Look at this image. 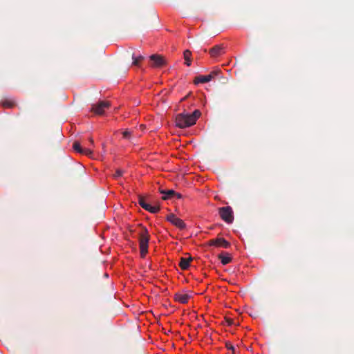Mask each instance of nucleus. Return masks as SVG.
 <instances>
[{"mask_svg":"<svg viewBox=\"0 0 354 354\" xmlns=\"http://www.w3.org/2000/svg\"><path fill=\"white\" fill-rule=\"evenodd\" d=\"M220 71H212L209 75H199L194 78V83L195 84H203L206 82H209L211 81L215 76H216L218 73H220Z\"/></svg>","mask_w":354,"mask_h":354,"instance_id":"nucleus-8","label":"nucleus"},{"mask_svg":"<svg viewBox=\"0 0 354 354\" xmlns=\"http://www.w3.org/2000/svg\"><path fill=\"white\" fill-rule=\"evenodd\" d=\"M122 175V171L121 170H117L114 174V177H120Z\"/></svg>","mask_w":354,"mask_h":354,"instance_id":"nucleus-19","label":"nucleus"},{"mask_svg":"<svg viewBox=\"0 0 354 354\" xmlns=\"http://www.w3.org/2000/svg\"><path fill=\"white\" fill-rule=\"evenodd\" d=\"M225 347L229 349V350H234V346H232V344L230 342H227L225 344Z\"/></svg>","mask_w":354,"mask_h":354,"instance_id":"nucleus-20","label":"nucleus"},{"mask_svg":"<svg viewBox=\"0 0 354 354\" xmlns=\"http://www.w3.org/2000/svg\"><path fill=\"white\" fill-rule=\"evenodd\" d=\"M122 134H123V137L125 138H129V136H130V132H129L128 131H123Z\"/></svg>","mask_w":354,"mask_h":354,"instance_id":"nucleus-21","label":"nucleus"},{"mask_svg":"<svg viewBox=\"0 0 354 354\" xmlns=\"http://www.w3.org/2000/svg\"><path fill=\"white\" fill-rule=\"evenodd\" d=\"M192 52L189 50H185L183 53L185 64L188 66H189L192 64Z\"/></svg>","mask_w":354,"mask_h":354,"instance_id":"nucleus-16","label":"nucleus"},{"mask_svg":"<svg viewBox=\"0 0 354 354\" xmlns=\"http://www.w3.org/2000/svg\"><path fill=\"white\" fill-rule=\"evenodd\" d=\"M162 193L165 194V196L162 197L163 200H167L174 196V194H176V192L172 189L167 190V192H162Z\"/></svg>","mask_w":354,"mask_h":354,"instance_id":"nucleus-17","label":"nucleus"},{"mask_svg":"<svg viewBox=\"0 0 354 354\" xmlns=\"http://www.w3.org/2000/svg\"><path fill=\"white\" fill-rule=\"evenodd\" d=\"M167 221L180 230H183L186 227L185 222L174 214L167 216Z\"/></svg>","mask_w":354,"mask_h":354,"instance_id":"nucleus-9","label":"nucleus"},{"mask_svg":"<svg viewBox=\"0 0 354 354\" xmlns=\"http://www.w3.org/2000/svg\"><path fill=\"white\" fill-rule=\"evenodd\" d=\"M190 94H191V93H189L187 95H186L185 97L182 98L180 102H183V101L185 100L189 96Z\"/></svg>","mask_w":354,"mask_h":354,"instance_id":"nucleus-23","label":"nucleus"},{"mask_svg":"<svg viewBox=\"0 0 354 354\" xmlns=\"http://www.w3.org/2000/svg\"><path fill=\"white\" fill-rule=\"evenodd\" d=\"M150 66L153 68H162L167 64V59L160 55L155 54L149 57Z\"/></svg>","mask_w":354,"mask_h":354,"instance_id":"nucleus-7","label":"nucleus"},{"mask_svg":"<svg viewBox=\"0 0 354 354\" xmlns=\"http://www.w3.org/2000/svg\"><path fill=\"white\" fill-rule=\"evenodd\" d=\"M88 142L90 143L89 146L83 147L78 141H75L73 142V148L77 153H80L85 156H91L93 152V139L91 137H90L88 138Z\"/></svg>","mask_w":354,"mask_h":354,"instance_id":"nucleus-3","label":"nucleus"},{"mask_svg":"<svg viewBox=\"0 0 354 354\" xmlns=\"http://www.w3.org/2000/svg\"><path fill=\"white\" fill-rule=\"evenodd\" d=\"M149 240L150 234L148 230L145 227H141L138 232V242L140 254L142 258H145L148 253Z\"/></svg>","mask_w":354,"mask_h":354,"instance_id":"nucleus-2","label":"nucleus"},{"mask_svg":"<svg viewBox=\"0 0 354 354\" xmlns=\"http://www.w3.org/2000/svg\"><path fill=\"white\" fill-rule=\"evenodd\" d=\"M110 107L111 103L109 101H100L92 105L91 111L95 115H102L104 113L105 111L109 109Z\"/></svg>","mask_w":354,"mask_h":354,"instance_id":"nucleus-5","label":"nucleus"},{"mask_svg":"<svg viewBox=\"0 0 354 354\" xmlns=\"http://www.w3.org/2000/svg\"><path fill=\"white\" fill-rule=\"evenodd\" d=\"M225 53V46L223 44L216 45L209 50V53L212 57H216Z\"/></svg>","mask_w":354,"mask_h":354,"instance_id":"nucleus-11","label":"nucleus"},{"mask_svg":"<svg viewBox=\"0 0 354 354\" xmlns=\"http://www.w3.org/2000/svg\"><path fill=\"white\" fill-rule=\"evenodd\" d=\"M139 204L142 208L151 213H156L160 210V207L158 206H152L150 204H148L144 198H140Z\"/></svg>","mask_w":354,"mask_h":354,"instance_id":"nucleus-13","label":"nucleus"},{"mask_svg":"<svg viewBox=\"0 0 354 354\" xmlns=\"http://www.w3.org/2000/svg\"><path fill=\"white\" fill-rule=\"evenodd\" d=\"M190 298V295L183 292H177L174 296V299L175 301L183 304L188 303Z\"/></svg>","mask_w":354,"mask_h":354,"instance_id":"nucleus-10","label":"nucleus"},{"mask_svg":"<svg viewBox=\"0 0 354 354\" xmlns=\"http://www.w3.org/2000/svg\"><path fill=\"white\" fill-rule=\"evenodd\" d=\"M218 259L221 260L223 265H226L231 262L232 258L230 256H224L222 254L218 255Z\"/></svg>","mask_w":354,"mask_h":354,"instance_id":"nucleus-18","label":"nucleus"},{"mask_svg":"<svg viewBox=\"0 0 354 354\" xmlns=\"http://www.w3.org/2000/svg\"><path fill=\"white\" fill-rule=\"evenodd\" d=\"M201 115V113L198 109H196L192 114L180 113L176 117V125L180 128L192 126L196 124Z\"/></svg>","mask_w":354,"mask_h":354,"instance_id":"nucleus-1","label":"nucleus"},{"mask_svg":"<svg viewBox=\"0 0 354 354\" xmlns=\"http://www.w3.org/2000/svg\"><path fill=\"white\" fill-rule=\"evenodd\" d=\"M174 196L179 199L182 198L181 194L177 193V192H176V194H174Z\"/></svg>","mask_w":354,"mask_h":354,"instance_id":"nucleus-22","label":"nucleus"},{"mask_svg":"<svg viewBox=\"0 0 354 354\" xmlns=\"http://www.w3.org/2000/svg\"><path fill=\"white\" fill-rule=\"evenodd\" d=\"M192 261V259L191 257L189 258H181L180 259V261L179 262V267L182 269V270H187L189 266H190V262Z\"/></svg>","mask_w":354,"mask_h":354,"instance_id":"nucleus-14","label":"nucleus"},{"mask_svg":"<svg viewBox=\"0 0 354 354\" xmlns=\"http://www.w3.org/2000/svg\"><path fill=\"white\" fill-rule=\"evenodd\" d=\"M204 246L228 248L230 246V243L224 238L217 237L207 241L204 243Z\"/></svg>","mask_w":354,"mask_h":354,"instance_id":"nucleus-6","label":"nucleus"},{"mask_svg":"<svg viewBox=\"0 0 354 354\" xmlns=\"http://www.w3.org/2000/svg\"><path fill=\"white\" fill-rule=\"evenodd\" d=\"M132 58H133L132 65L137 66V67H140L142 64V62L145 59L144 57L141 55H136L133 54Z\"/></svg>","mask_w":354,"mask_h":354,"instance_id":"nucleus-15","label":"nucleus"},{"mask_svg":"<svg viewBox=\"0 0 354 354\" xmlns=\"http://www.w3.org/2000/svg\"><path fill=\"white\" fill-rule=\"evenodd\" d=\"M221 218L227 224L232 223L234 221V212L230 206L222 207L218 209Z\"/></svg>","mask_w":354,"mask_h":354,"instance_id":"nucleus-4","label":"nucleus"},{"mask_svg":"<svg viewBox=\"0 0 354 354\" xmlns=\"http://www.w3.org/2000/svg\"><path fill=\"white\" fill-rule=\"evenodd\" d=\"M0 105L3 109H14L17 106V102L15 99L6 98L0 101Z\"/></svg>","mask_w":354,"mask_h":354,"instance_id":"nucleus-12","label":"nucleus"}]
</instances>
